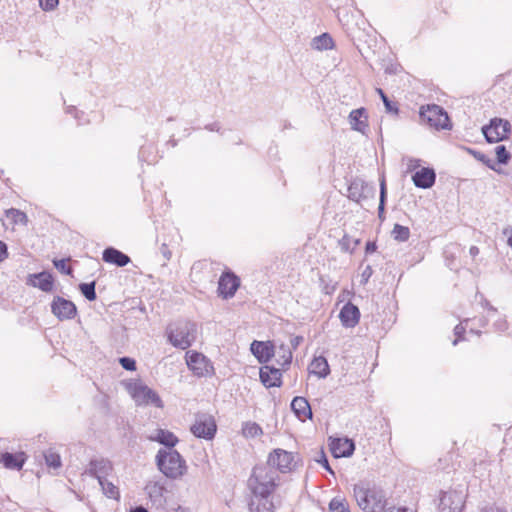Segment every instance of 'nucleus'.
Returning <instances> with one entry per match:
<instances>
[{
  "label": "nucleus",
  "mask_w": 512,
  "mask_h": 512,
  "mask_svg": "<svg viewBox=\"0 0 512 512\" xmlns=\"http://www.w3.org/2000/svg\"><path fill=\"white\" fill-rule=\"evenodd\" d=\"M354 497L357 505L364 512H380L386 505L384 491L370 483L360 482L354 485Z\"/></svg>",
  "instance_id": "f257e3e1"
},
{
  "label": "nucleus",
  "mask_w": 512,
  "mask_h": 512,
  "mask_svg": "<svg viewBox=\"0 0 512 512\" xmlns=\"http://www.w3.org/2000/svg\"><path fill=\"white\" fill-rule=\"evenodd\" d=\"M277 480L278 475L274 469L260 465L254 467L248 485L254 497L272 495L277 487Z\"/></svg>",
  "instance_id": "f03ea898"
},
{
  "label": "nucleus",
  "mask_w": 512,
  "mask_h": 512,
  "mask_svg": "<svg viewBox=\"0 0 512 512\" xmlns=\"http://www.w3.org/2000/svg\"><path fill=\"white\" fill-rule=\"evenodd\" d=\"M156 464L159 470L170 479H178L187 471L185 460L179 452L172 449H160L156 455Z\"/></svg>",
  "instance_id": "7ed1b4c3"
},
{
  "label": "nucleus",
  "mask_w": 512,
  "mask_h": 512,
  "mask_svg": "<svg viewBox=\"0 0 512 512\" xmlns=\"http://www.w3.org/2000/svg\"><path fill=\"white\" fill-rule=\"evenodd\" d=\"M197 325L191 321H178L167 328L168 341L176 348L185 350L196 340Z\"/></svg>",
  "instance_id": "20e7f679"
},
{
  "label": "nucleus",
  "mask_w": 512,
  "mask_h": 512,
  "mask_svg": "<svg viewBox=\"0 0 512 512\" xmlns=\"http://www.w3.org/2000/svg\"><path fill=\"white\" fill-rule=\"evenodd\" d=\"M420 119L436 129H449L450 121L447 112L439 105L432 104L420 108Z\"/></svg>",
  "instance_id": "39448f33"
},
{
  "label": "nucleus",
  "mask_w": 512,
  "mask_h": 512,
  "mask_svg": "<svg viewBox=\"0 0 512 512\" xmlns=\"http://www.w3.org/2000/svg\"><path fill=\"white\" fill-rule=\"evenodd\" d=\"M482 133L488 143H498L509 137L511 124L502 118H492L489 124L482 127Z\"/></svg>",
  "instance_id": "423d86ee"
},
{
  "label": "nucleus",
  "mask_w": 512,
  "mask_h": 512,
  "mask_svg": "<svg viewBox=\"0 0 512 512\" xmlns=\"http://www.w3.org/2000/svg\"><path fill=\"white\" fill-rule=\"evenodd\" d=\"M298 462V455L283 449H274L268 456V465L274 467L281 473L293 471Z\"/></svg>",
  "instance_id": "0eeeda50"
},
{
  "label": "nucleus",
  "mask_w": 512,
  "mask_h": 512,
  "mask_svg": "<svg viewBox=\"0 0 512 512\" xmlns=\"http://www.w3.org/2000/svg\"><path fill=\"white\" fill-rule=\"evenodd\" d=\"M192 434L197 438H203L205 440H211L214 438L217 425L212 415L207 413L197 414L195 422L191 426Z\"/></svg>",
  "instance_id": "6e6552de"
},
{
  "label": "nucleus",
  "mask_w": 512,
  "mask_h": 512,
  "mask_svg": "<svg viewBox=\"0 0 512 512\" xmlns=\"http://www.w3.org/2000/svg\"><path fill=\"white\" fill-rule=\"evenodd\" d=\"M130 392L137 405L152 404L158 408L163 407V402L159 395L146 385L135 383L131 386Z\"/></svg>",
  "instance_id": "1a4fd4ad"
},
{
  "label": "nucleus",
  "mask_w": 512,
  "mask_h": 512,
  "mask_svg": "<svg viewBox=\"0 0 512 512\" xmlns=\"http://www.w3.org/2000/svg\"><path fill=\"white\" fill-rule=\"evenodd\" d=\"M462 490H449L443 492L439 501L440 512H461L464 506Z\"/></svg>",
  "instance_id": "9d476101"
},
{
  "label": "nucleus",
  "mask_w": 512,
  "mask_h": 512,
  "mask_svg": "<svg viewBox=\"0 0 512 512\" xmlns=\"http://www.w3.org/2000/svg\"><path fill=\"white\" fill-rule=\"evenodd\" d=\"M51 311L60 321L73 319L77 314L75 304L60 296H55L51 303Z\"/></svg>",
  "instance_id": "9b49d317"
},
{
  "label": "nucleus",
  "mask_w": 512,
  "mask_h": 512,
  "mask_svg": "<svg viewBox=\"0 0 512 512\" xmlns=\"http://www.w3.org/2000/svg\"><path fill=\"white\" fill-rule=\"evenodd\" d=\"M186 363L198 377L207 375L212 368L208 359L201 353L189 351L186 353Z\"/></svg>",
  "instance_id": "f8f14e48"
},
{
  "label": "nucleus",
  "mask_w": 512,
  "mask_h": 512,
  "mask_svg": "<svg viewBox=\"0 0 512 512\" xmlns=\"http://www.w3.org/2000/svg\"><path fill=\"white\" fill-rule=\"evenodd\" d=\"M240 286V279L232 272H225L218 282L219 295L227 299L233 297Z\"/></svg>",
  "instance_id": "ddd939ff"
},
{
  "label": "nucleus",
  "mask_w": 512,
  "mask_h": 512,
  "mask_svg": "<svg viewBox=\"0 0 512 512\" xmlns=\"http://www.w3.org/2000/svg\"><path fill=\"white\" fill-rule=\"evenodd\" d=\"M113 470L112 463L104 458L91 460L87 473L98 481L105 479Z\"/></svg>",
  "instance_id": "4468645a"
},
{
  "label": "nucleus",
  "mask_w": 512,
  "mask_h": 512,
  "mask_svg": "<svg viewBox=\"0 0 512 512\" xmlns=\"http://www.w3.org/2000/svg\"><path fill=\"white\" fill-rule=\"evenodd\" d=\"M250 350L260 363L268 362L275 354V348L269 341L254 340L250 345Z\"/></svg>",
  "instance_id": "2eb2a0df"
},
{
  "label": "nucleus",
  "mask_w": 512,
  "mask_h": 512,
  "mask_svg": "<svg viewBox=\"0 0 512 512\" xmlns=\"http://www.w3.org/2000/svg\"><path fill=\"white\" fill-rule=\"evenodd\" d=\"M339 318L344 327L353 328L359 323L360 311L356 305L348 302L340 310Z\"/></svg>",
  "instance_id": "dca6fc26"
},
{
  "label": "nucleus",
  "mask_w": 512,
  "mask_h": 512,
  "mask_svg": "<svg viewBox=\"0 0 512 512\" xmlns=\"http://www.w3.org/2000/svg\"><path fill=\"white\" fill-rule=\"evenodd\" d=\"M27 284L39 288L43 292H51L53 290L54 279L49 272H40L29 274Z\"/></svg>",
  "instance_id": "f3484780"
},
{
  "label": "nucleus",
  "mask_w": 512,
  "mask_h": 512,
  "mask_svg": "<svg viewBox=\"0 0 512 512\" xmlns=\"http://www.w3.org/2000/svg\"><path fill=\"white\" fill-rule=\"evenodd\" d=\"M259 374L261 382L267 388L280 387L282 384L280 369L266 365L260 368Z\"/></svg>",
  "instance_id": "a211bd4d"
},
{
  "label": "nucleus",
  "mask_w": 512,
  "mask_h": 512,
  "mask_svg": "<svg viewBox=\"0 0 512 512\" xmlns=\"http://www.w3.org/2000/svg\"><path fill=\"white\" fill-rule=\"evenodd\" d=\"M355 450L354 442L348 438L334 439L331 443V451L336 458L349 457Z\"/></svg>",
  "instance_id": "6ab92c4d"
},
{
  "label": "nucleus",
  "mask_w": 512,
  "mask_h": 512,
  "mask_svg": "<svg viewBox=\"0 0 512 512\" xmlns=\"http://www.w3.org/2000/svg\"><path fill=\"white\" fill-rule=\"evenodd\" d=\"M412 179L416 187L428 189L434 185L436 174L431 168H422L415 172Z\"/></svg>",
  "instance_id": "aec40b11"
},
{
  "label": "nucleus",
  "mask_w": 512,
  "mask_h": 512,
  "mask_svg": "<svg viewBox=\"0 0 512 512\" xmlns=\"http://www.w3.org/2000/svg\"><path fill=\"white\" fill-rule=\"evenodd\" d=\"M102 258L106 263L114 264L117 267H124L131 262L128 255L113 247L106 248L103 251Z\"/></svg>",
  "instance_id": "412c9836"
},
{
  "label": "nucleus",
  "mask_w": 512,
  "mask_h": 512,
  "mask_svg": "<svg viewBox=\"0 0 512 512\" xmlns=\"http://www.w3.org/2000/svg\"><path fill=\"white\" fill-rule=\"evenodd\" d=\"M291 409L295 413L296 417L302 422L312 418V410L310 404L304 397H294L291 402Z\"/></svg>",
  "instance_id": "4be33fe9"
},
{
  "label": "nucleus",
  "mask_w": 512,
  "mask_h": 512,
  "mask_svg": "<svg viewBox=\"0 0 512 512\" xmlns=\"http://www.w3.org/2000/svg\"><path fill=\"white\" fill-rule=\"evenodd\" d=\"M349 123L351 125V128L355 131L361 132L362 134H365L368 123H367V115L365 108H358L355 110H352L349 114Z\"/></svg>",
  "instance_id": "5701e85b"
},
{
  "label": "nucleus",
  "mask_w": 512,
  "mask_h": 512,
  "mask_svg": "<svg viewBox=\"0 0 512 512\" xmlns=\"http://www.w3.org/2000/svg\"><path fill=\"white\" fill-rule=\"evenodd\" d=\"M165 488L159 482H149L145 486V492L153 505L161 507L165 503Z\"/></svg>",
  "instance_id": "b1692460"
},
{
  "label": "nucleus",
  "mask_w": 512,
  "mask_h": 512,
  "mask_svg": "<svg viewBox=\"0 0 512 512\" xmlns=\"http://www.w3.org/2000/svg\"><path fill=\"white\" fill-rule=\"evenodd\" d=\"M150 441L158 442L169 449L178 443V438L170 431L165 429H155L148 437Z\"/></svg>",
  "instance_id": "393cba45"
},
{
  "label": "nucleus",
  "mask_w": 512,
  "mask_h": 512,
  "mask_svg": "<svg viewBox=\"0 0 512 512\" xmlns=\"http://www.w3.org/2000/svg\"><path fill=\"white\" fill-rule=\"evenodd\" d=\"M249 506L251 512H275V505L271 495L253 496Z\"/></svg>",
  "instance_id": "a878e982"
},
{
  "label": "nucleus",
  "mask_w": 512,
  "mask_h": 512,
  "mask_svg": "<svg viewBox=\"0 0 512 512\" xmlns=\"http://www.w3.org/2000/svg\"><path fill=\"white\" fill-rule=\"evenodd\" d=\"M310 372L319 378H325L330 373L329 365L325 357H315L310 364Z\"/></svg>",
  "instance_id": "bb28decb"
},
{
  "label": "nucleus",
  "mask_w": 512,
  "mask_h": 512,
  "mask_svg": "<svg viewBox=\"0 0 512 512\" xmlns=\"http://www.w3.org/2000/svg\"><path fill=\"white\" fill-rule=\"evenodd\" d=\"M0 461L7 469L20 470L24 465V458L22 454L14 455L9 452H5L1 454Z\"/></svg>",
  "instance_id": "cd10ccee"
},
{
  "label": "nucleus",
  "mask_w": 512,
  "mask_h": 512,
  "mask_svg": "<svg viewBox=\"0 0 512 512\" xmlns=\"http://www.w3.org/2000/svg\"><path fill=\"white\" fill-rule=\"evenodd\" d=\"M274 356H276V361L279 365L287 366L291 363L292 351L287 345L281 344L277 350H275Z\"/></svg>",
  "instance_id": "c85d7f7f"
},
{
  "label": "nucleus",
  "mask_w": 512,
  "mask_h": 512,
  "mask_svg": "<svg viewBox=\"0 0 512 512\" xmlns=\"http://www.w3.org/2000/svg\"><path fill=\"white\" fill-rule=\"evenodd\" d=\"M364 182L361 180H354L348 187V197L356 202H360L364 193Z\"/></svg>",
  "instance_id": "c756f323"
},
{
  "label": "nucleus",
  "mask_w": 512,
  "mask_h": 512,
  "mask_svg": "<svg viewBox=\"0 0 512 512\" xmlns=\"http://www.w3.org/2000/svg\"><path fill=\"white\" fill-rule=\"evenodd\" d=\"M312 46L317 50H328L333 47V39L328 33H323L312 40Z\"/></svg>",
  "instance_id": "7c9ffc66"
},
{
  "label": "nucleus",
  "mask_w": 512,
  "mask_h": 512,
  "mask_svg": "<svg viewBox=\"0 0 512 512\" xmlns=\"http://www.w3.org/2000/svg\"><path fill=\"white\" fill-rule=\"evenodd\" d=\"M99 482V485L102 488L103 493L111 498V499H119L120 493L117 486H115L112 482L108 481L106 478L102 479Z\"/></svg>",
  "instance_id": "2f4dec72"
},
{
  "label": "nucleus",
  "mask_w": 512,
  "mask_h": 512,
  "mask_svg": "<svg viewBox=\"0 0 512 512\" xmlns=\"http://www.w3.org/2000/svg\"><path fill=\"white\" fill-rule=\"evenodd\" d=\"M45 463L48 467L58 469L61 467L60 455L53 449H48L44 452Z\"/></svg>",
  "instance_id": "473e14b6"
},
{
  "label": "nucleus",
  "mask_w": 512,
  "mask_h": 512,
  "mask_svg": "<svg viewBox=\"0 0 512 512\" xmlns=\"http://www.w3.org/2000/svg\"><path fill=\"white\" fill-rule=\"evenodd\" d=\"M465 150L472 155L476 160L482 162L490 169L497 171L495 163L484 153L474 150L472 148L466 147Z\"/></svg>",
  "instance_id": "72a5a7b5"
},
{
  "label": "nucleus",
  "mask_w": 512,
  "mask_h": 512,
  "mask_svg": "<svg viewBox=\"0 0 512 512\" xmlns=\"http://www.w3.org/2000/svg\"><path fill=\"white\" fill-rule=\"evenodd\" d=\"M242 433L245 437L254 438L262 435L263 431L260 425L255 422H245L242 427Z\"/></svg>",
  "instance_id": "f704fd0d"
},
{
  "label": "nucleus",
  "mask_w": 512,
  "mask_h": 512,
  "mask_svg": "<svg viewBox=\"0 0 512 512\" xmlns=\"http://www.w3.org/2000/svg\"><path fill=\"white\" fill-rule=\"evenodd\" d=\"M392 235L395 240L404 242L409 239L410 230L406 226H402L400 224H395L392 230Z\"/></svg>",
  "instance_id": "c9c22d12"
},
{
  "label": "nucleus",
  "mask_w": 512,
  "mask_h": 512,
  "mask_svg": "<svg viewBox=\"0 0 512 512\" xmlns=\"http://www.w3.org/2000/svg\"><path fill=\"white\" fill-rule=\"evenodd\" d=\"M79 289L81 291V293L83 294V296L89 300V301H94L97 297L96 295V291H95V282H90V283H81L79 285Z\"/></svg>",
  "instance_id": "e433bc0d"
},
{
  "label": "nucleus",
  "mask_w": 512,
  "mask_h": 512,
  "mask_svg": "<svg viewBox=\"0 0 512 512\" xmlns=\"http://www.w3.org/2000/svg\"><path fill=\"white\" fill-rule=\"evenodd\" d=\"M7 218L11 219L15 224H26L27 216L24 212L11 208L6 212Z\"/></svg>",
  "instance_id": "4c0bfd02"
},
{
  "label": "nucleus",
  "mask_w": 512,
  "mask_h": 512,
  "mask_svg": "<svg viewBox=\"0 0 512 512\" xmlns=\"http://www.w3.org/2000/svg\"><path fill=\"white\" fill-rule=\"evenodd\" d=\"M329 510L331 512H350L349 507L345 503V500L337 497L330 501Z\"/></svg>",
  "instance_id": "58836bf2"
},
{
  "label": "nucleus",
  "mask_w": 512,
  "mask_h": 512,
  "mask_svg": "<svg viewBox=\"0 0 512 512\" xmlns=\"http://www.w3.org/2000/svg\"><path fill=\"white\" fill-rule=\"evenodd\" d=\"M358 243L359 240H353L348 235H344L343 238L339 241L340 248L344 252H352Z\"/></svg>",
  "instance_id": "ea45409f"
},
{
  "label": "nucleus",
  "mask_w": 512,
  "mask_h": 512,
  "mask_svg": "<svg viewBox=\"0 0 512 512\" xmlns=\"http://www.w3.org/2000/svg\"><path fill=\"white\" fill-rule=\"evenodd\" d=\"M495 152L499 164H507L509 162L511 155L504 145L497 146Z\"/></svg>",
  "instance_id": "a19ab883"
},
{
  "label": "nucleus",
  "mask_w": 512,
  "mask_h": 512,
  "mask_svg": "<svg viewBox=\"0 0 512 512\" xmlns=\"http://www.w3.org/2000/svg\"><path fill=\"white\" fill-rule=\"evenodd\" d=\"M377 93L380 95L382 101H383V104L385 106V109L387 112H393L395 114L398 113V108L396 107V105L389 100V98L387 97V95L384 93V91L380 88H377L376 89Z\"/></svg>",
  "instance_id": "79ce46f5"
},
{
  "label": "nucleus",
  "mask_w": 512,
  "mask_h": 512,
  "mask_svg": "<svg viewBox=\"0 0 512 512\" xmlns=\"http://www.w3.org/2000/svg\"><path fill=\"white\" fill-rule=\"evenodd\" d=\"M385 199H386V185H385V179L382 178L380 181V202H379V215H381L384 212V205H385Z\"/></svg>",
  "instance_id": "37998d69"
},
{
  "label": "nucleus",
  "mask_w": 512,
  "mask_h": 512,
  "mask_svg": "<svg viewBox=\"0 0 512 512\" xmlns=\"http://www.w3.org/2000/svg\"><path fill=\"white\" fill-rule=\"evenodd\" d=\"M53 264L56 267V269H58L61 273L66 275L72 274V268L67 266L65 259L54 260Z\"/></svg>",
  "instance_id": "c03bdc74"
},
{
  "label": "nucleus",
  "mask_w": 512,
  "mask_h": 512,
  "mask_svg": "<svg viewBox=\"0 0 512 512\" xmlns=\"http://www.w3.org/2000/svg\"><path fill=\"white\" fill-rule=\"evenodd\" d=\"M119 363L121 366L127 371L136 370V362L133 358L130 357H122L119 359Z\"/></svg>",
  "instance_id": "a18cd8bd"
},
{
  "label": "nucleus",
  "mask_w": 512,
  "mask_h": 512,
  "mask_svg": "<svg viewBox=\"0 0 512 512\" xmlns=\"http://www.w3.org/2000/svg\"><path fill=\"white\" fill-rule=\"evenodd\" d=\"M40 7L45 11H51L58 5V0H39Z\"/></svg>",
  "instance_id": "49530a36"
},
{
  "label": "nucleus",
  "mask_w": 512,
  "mask_h": 512,
  "mask_svg": "<svg viewBox=\"0 0 512 512\" xmlns=\"http://www.w3.org/2000/svg\"><path fill=\"white\" fill-rule=\"evenodd\" d=\"M316 461L321 464L328 472L334 475V471L329 465L328 459L323 451L320 453L319 459H316Z\"/></svg>",
  "instance_id": "de8ad7c7"
},
{
  "label": "nucleus",
  "mask_w": 512,
  "mask_h": 512,
  "mask_svg": "<svg viewBox=\"0 0 512 512\" xmlns=\"http://www.w3.org/2000/svg\"><path fill=\"white\" fill-rule=\"evenodd\" d=\"M373 274L372 267L367 265L361 273V283L366 284Z\"/></svg>",
  "instance_id": "09e8293b"
},
{
  "label": "nucleus",
  "mask_w": 512,
  "mask_h": 512,
  "mask_svg": "<svg viewBox=\"0 0 512 512\" xmlns=\"http://www.w3.org/2000/svg\"><path fill=\"white\" fill-rule=\"evenodd\" d=\"M466 327L463 325V323H460L457 325L454 329V334L456 335V339L453 341V345H457L458 341L461 338V335L465 332Z\"/></svg>",
  "instance_id": "8fccbe9b"
},
{
  "label": "nucleus",
  "mask_w": 512,
  "mask_h": 512,
  "mask_svg": "<svg viewBox=\"0 0 512 512\" xmlns=\"http://www.w3.org/2000/svg\"><path fill=\"white\" fill-rule=\"evenodd\" d=\"M8 258V248L7 245L0 240V262H3Z\"/></svg>",
  "instance_id": "3c124183"
},
{
  "label": "nucleus",
  "mask_w": 512,
  "mask_h": 512,
  "mask_svg": "<svg viewBox=\"0 0 512 512\" xmlns=\"http://www.w3.org/2000/svg\"><path fill=\"white\" fill-rule=\"evenodd\" d=\"M160 252H161V254L163 255V257H164L166 260H170V259H171L172 253H171V251L169 250V248H168L167 244L163 243V244L161 245Z\"/></svg>",
  "instance_id": "603ef678"
},
{
  "label": "nucleus",
  "mask_w": 512,
  "mask_h": 512,
  "mask_svg": "<svg viewBox=\"0 0 512 512\" xmlns=\"http://www.w3.org/2000/svg\"><path fill=\"white\" fill-rule=\"evenodd\" d=\"M383 512H416L413 509L407 507H390Z\"/></svg>",
  "instance_id": "864d4df0"
},
{
  "label": "nucleus",
  "mask_w": 512,
  "mask_h": 512,
  "mask_svg": "<svg viewBox=\"0 0 512 512\" xmlns=\"http://www.w3.org/2000/svg\"><path fill=\"white\" fill-rule=\"evenodd\" d=\"M377 249V246H376V243L375 242H367L366 244V253H372L374 251H376Z\"/></svg>",
  "instance_id": "5fc2aeb1"
},
{
  "label": "nucleus",
  "mask_w": 512,
  "mask_h": 512,
  "mask_svg": "<svg viewBox=\"0 0 512 512\" xmlns=\"http://www.w3.org/2000/svg\"><path fill=\"white\" fill-rule=\"evenodd\" d=\"M483 512H506V511L497 506H489V507H486Z\"/></svg>",
  "instance_id": "6e6d98bb"
},
{
  "label": "nucleus",
  "mask_w": 512,
  "mask_h": 512,
  "mask_svg": "<svg viewBox=\"0 0 512 512\" xmlns=\"http://www.w3.org/2000/svg\"><path fill=\"white\" fill-rule=\"evenodd\" d=\"M302 339H303V338H302V337H300V336H296V337H294V338L291 340V345L293 346V348H296V347L300 344V342L302 341Z\"/></svg>",
  "instance_id": "4d7b16f0"
},
{
  "label": "nucleus",
  "mask_w": 512,
  "mask_h": 512,
  "mask_svg": "<svg viewBox=\"0 0 512 512\" xmlns=\"http://www.w3.org/2000/svg\"><path fill=\"white\" fill-rule=\"evenodd\" d=\"M469 253L472 257H476L479 254V248L477 246H471Z\"/></svg>",
  "instance_id": "13d9d810"
},
{
  "label": "nucleus",
  "mask_w": 512,
  "mask_h": 512,
  "mask_svg": "<svg viewBox=\"0 0 512 512\" xmlns=\"http://www.w3.org/2000/svg\"><path fill=\"white\" fill-rule=\"evenodd\" d=\"M504 234L508 235V244L512 247V227L504 230Z\"/></svg>",
  "instance_id": "bf43d9fd"
},
{
  "label": "nucleus",
  "mask_w": 512,
  "mask_h": 512,
  "mask_svg": "<svg viewBox=\"0 0 512 512\" xmlns=\"http://www.w3.org/2000/svg\"><path fill=\"white\" fill-rule=\"evenodd\" d=\"M130 512H148V510L143 506H137L135 508H132Z\"/></svg>",
  "instance_id": "052dcab7"
},
{
  "label": "nucleus",
  "mask_w": 512,
  "mask_h": 512,
  "mask_svg": "<svg viewBox=\"0 0 512 512\" xmlns=\"http://www.w3.org/2000/svg\"><path fill=\"white\" fill-rule=\"evenodd\" d=\"M206 129H208L210 131H218L219 130V125L217 123L210 124V125L206 126Z\"/></svg>",
  "instance_id": "680f3d73"
},
{
  "label": "nucleus",
  "mask_w": 512,
  "mask_h": 512,
  "mask_svg": "<svg viewBox=\"0 0 512 512\" xmlns=\"http://www.w3.org/2000/svg\"><path fill=\"white\" fill-rule=\"evenodd\" d=\"M74 110H75V108H73V107H69V108L67 109V113H72V111H74Z\"/></svg>",
  "instance_id": "e2e57ef3"
}]
</instances>
